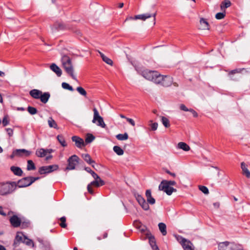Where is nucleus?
I'll return each instance as SVG.
<instances>
[{
	"mask_svg": "<svg viewBox=\"0 0 250 250\" xmlns=\"http://www.w3.org/2000/svg\"><path fill=\"white\" fill-rule=\"evenodd\" d=\"M138 73L142 76L146 80L152 81L157 84H161L164 87H168L171 85L172 78L167 75H161L157 71L150 70L147 69H142L135 67Z\"/></svg>",
	"mask_w": 250,
	"mask_h": 250,
	"instance_id": "nucleus-1",
	"label": "nucleus"
},
{
	"mask_svg": "<svg viewBox=\"0 0 250 250\" xmlns=\"http://www.w3.org/2000/svg\"><path fill=\"white\" fill-rule=\"evenodd\" d=\"M62 65L65 72L74 80H77L76 77L74 74V68L70 57L67 55H63L61 59Z\"/></svg>",
	"mask_w": 250,
	"mask_h": 250,
	"instance_id": "nucleus-2",
	"label": "nucleus"
},
{
	"mask_svg": "<svg viewBox=\"0 0 250 250\" xmlns=\"http://www.w3.org/2000/svg\"><path fill=\"white\" fill-rule=\"evenodd\" d=\"M17 183L16 182L0 183V195L6 196L12 193L16 189Z\"/></svg>",
	"mask_w": 250,
	"mask_h": 250,
	"instance_id": "nucleus-3",
	"label": "nucleus"
},
{
	"mask_svg": "<svg viewBox=\"0 0 250 250\" xmlns=\"http://www.w3.org/2000/svg\"><path fill=\"white\" fill-rule=\"evenodd\" d=\"M40 179L39 177H32L28 176L24 177L20 180H19L17 183V187L19 188H25L28 186H30L32 184H33L35 181Z\"/></svg>",
	"mask_w": 250,
	"mask_h": 250,
	"instance_id": "nucleus-4",
	"label": "nucleus"
},
{
	"mask_svg": "<svg viewBox=\"0 0 250 250\" xmlns=\"http://www.w3.org/2000/svg\"><path fill=\"white\" fill-rule=\"evenodd\" d=\"M80 159L76 155H73L67 159V166L65 170H71L76 168V167L79 164Z\"/></svg>",
	"mask_w": 250,
	"mask_h": 250,
	"instance_id": "nucleus-5",
	"label": "nucleus"
},
{
	"mask_svg": "<svg viewBox=\"0 0 250 250\" xmlns=\"http://www.w3.org/2000/svg\"><path fill=\"white\" fill-rule=\"evenodd\" d=\"M94 115L92 120V123L96 124L98 126H101L102 128H105L106 125L105 124L103 118L100 116L99 112L96 108L94 107L93 109Z\"/></svg>",
	"mask_w": 250,
	"mask_h": 250,
	"instance_id": "nucleus-6",
	"label": "nucleus"
},
{
	"mask_svg": "<svg viewBox=\"0 0 250 250\" xmlns=\"http://www.w3.org/2000/svg\"><path fill=\"white\" fill-rule=\"evenodd\" d=\"M9 221L11 226L14 228H18L21 225V228H24L27 226V225L28 224H25L24 223L21 224V219L16 215H14L11 216L9 219Z\"/></svg>",
	"mask_w": 250,
	"mask_h": 250,
	"instance_id": "nucleus-7",
	"label": "nucleus"
},
{
	"mask_svg": "<svg viewBox=\"0 0 250 250\" xmlns=\"http://www.w3.org/2000/svg\"><path fill=\"white\" fill-rule=\"evenodd\" d=\"M59 168L57 165H50L47 166H42L39 168V173L40 174H45L51 173Z\"/></svg>",
	"mask_w": 250,
	"mask_h": 250,
	"instance_id": "nucleus-8",
	"label": "nucleus"
},
{
	"mask_svg": "<svg viewBox=\"0 0 250 250\" xmlns=\"http://www.w3.org/2000/svg\"><path fill=\"white\" fill-rule=\"evenodd\" d=\"M180 244L184 250H195L193 244L188 240L181 237Z\"/></svg>",
	"mask_w": 250,
	"mask_h": 250,
	"instance_id": "nucleus-9",
	"label": "nucleus"
},
{
	"mask_svg": "<svg viewBox=\"0 0 250 250\" xmlns=\"http://www.w3.org/2000/svg\"><path fill=\"white\" fill-rule=\"evenodd\" d=\"M135 197L139 205L144 210H147L149 209V206L148 204L142 195L137 194L135 195Z\"/></svg>",
	"mask_w": 250,
	"mask_h": 250,
	"instance_id": "nucleus-10",
	"label": "nucleus"
},
{
	"mask_svg": "<svg viewBox=\"0 0 250 250\" xmlns=\"http://www.w3.org/2000/svg\"><path fill=\"white\" fill-rule=\"evenodd\" d=\"M31 153V151L27 150L25 149H17L13 151L11 157L13 158L15 156L21 157L23 156V155L28 156H29Z\"/></svg>",
	"mask_w": 250,
	"mask_h": 250,
	"instance_id": "nucleus-11",
	"label": "nucleus"
},
{
	"mask_svg": "<svg viewBox=\"0 0 250 250\" xmlns=\"http://www.w3.org/2000/svg\"><path fill=\"white\" fill-rule=\"evenodd\" d=\"M156 16V12H155L153 13H145L141 15H137L134 16V19L135 20H141L142 21H145L146 19L149 18L151 17L153 18L154 23H155V17Z\"/></svg>",
	"mask_w": 250,
	"mask_h": 250,
	"instance_id": "nucleus-12",
	"label": "nucleus"
},
{
	"mask_svg": "<svg viewBox=\"0 0 250 250\" xmlns=\"http://www.w3.org/2000/svg\"><path fill=\"white\" fill-rule=\"evenodd\" d=\"M159 189L160 190L164 191L168 195H170L173 192L176 191V189L175 188L167 186V185H164L162 183H160L159 186Z\"/></svg>",
	"mask_w": 250,
	"mask_h": 250,
	"instance_id": "nucleus-13",
	"label": "nucleus"
},
{
	"mask_svg": "<svg viewBox=\"0 0 250 250\" xmlns=\"http://www.w3.org/2000/svg\"><path fill=\"white\" fill-rule=\"evenodd\" d=\"M236 245L234 243H230L229 242L226 241L220 243L218 246L219 250H228L229 249H231L233 250Z\"/></svg>",
	"mask_w": 250,
	"mask_h": 250,
	"instance_id": "nucleus-14",
	"label": "nucleus"
},
{
	"mask_svg": "<svg viewBox=\"0 0 250 250\" xmlns=\"http://www.w3.org/2000/svg\"><path fill=\"white\" fill-rule=\"evenodd\" d=\"M72 140L75 143L76 146L79 148H82L85 146V144L83 139L78 136H73L72 137Z\"/></svg>",
	"mask_w": 250,
	"mask_h": 250,
	"instance_id": "nucleus-15",
	"label": "nucleus"
},
{
	"mask_svg": "<svg viewBox=\"0 0 250 250\" xmlns=\"http://www.w3.org/2000/svg\"><path fill=\"white\" fill-rule=\"evenodd\" d=\"M146 196L147 203L151 205H154L155 203V199L151 196V191L150 189H147L146 191Z\"/></svg>",
	"mask_w": 250,
	"mask_h": 250,
	"instance_id": "nucleus-16",
	"label": "nucleus"
},
{
	"mask_svg": "<svg viewBox=\"0 0 250 250\" xmlns=\"http://www.w3.org/2000/svg\"><path fill=\"white\" fill-rule=\"evenodd\" d=\"M24 236L25 235H23L22 233H17L13 243V246L14 247H17L19 243L21 241L22 242L23 240L24 239Z\"/></svg>",
	"mask_w": 250,
	"mask_h": 250,
	"instance_id": "nucleus-17",
	"label": "nucleus"
},
{
	"mask_svg": "<svg viewBox=\"0 0 250 250\" xmlns=\"http://www.w3.org/2000/svg\"><path fill=\"white\" fill-rule=\"evenodd\" d=\"M50 68L52 71L56 73L58 77H60L62 75V71L61 69L55 63H52L50 66Z\"/></svg>",
	"mask_w": 250,
	"mask_h": 250,
	"instance_id": "nucleus-18",
	"label": "nucleus"
},
{
	"mask_svg": "<svg viewBox=\"0 0 250 250\" xmlns=\"http://www.w3.org/2000/svg\"><path fill=\"white\" fill-rule=\"evenodd\" d=\"M42 92L41 91L38 89H34L29 92V94L32 98L35 99H39Z\"/></svg>",
	"mask_w": 250,
	"mask_h": 250,
	"instance_id": "nucleus-19",
	"label": "nucleus"
},
{
	"mask_svg": "<svg viewBox=\"0 0 250 250\" xmlns=\"http://www.w3.org/2000/svg\"><path fill=\"white\" fill-rule=\"evenodd\" d=\"M50 97V94L49 92H42V94H41L40 98L39 99H40L42 103L46 104L48 102Z\"/></svg>",
	"mask_w": 250,
	"mask_h": 250,
	"instance_id": "nucleus-20",
	"label": "nucleus"
},
{
	"mask_svg": "<svg viewBox=\"0 0 250 250\" xmlns=\"http://www.w3.org/2000/svg\"><path fill=\"white\" fill-rule=\"evenodd\" d=\"M38 241L42 245V247L44 250H50V245L48 241H44L40 238H39Z\"/></svg>",
	"mask_w": 250,
	"mask_h": 250,
	"instance_id": "nucleus-21",
	"label": "nucleus"
},
{
	"mask_svg": "<svg viewBox=\"0 0 250 250\" xmlns=\"http://www.w3.org/2000/svg\"><path fill=\"white\" fill-rule=\"evenodd\" d=\"M241 167L242 168L243 174L245 175L248 178H250V171L247 168V166L244 162L241 164Z\"/></svg>",
	"mask_w": 250,
	"mask_h": 250,
	"instance_id": "nucleus-22",
	"label": "nucleus"
},
{
	"mask_svg": "<svg viewBox=\"0 0 250 250\" xmlns=\"http://www.w3.org/2000/svg\"><path fill=\"white\" fill-rule=\"evenodd\" d=\"M201 25L200 28L202 30L209 29V24L207 20L204 18H201L200 20Z\"/></svg>",
	"mask_w": 250,
	"mask_h": 250,
	"instance_id": "nucleus-23",
	"label": "nucleus"
},
{
	"mask_svg": "<svg viewBox=\"0 0 250 250\" xmlns=\"http://www.w3.org/2000/svg\"><path fill=\"white\" fill-rule=\"evenodd\" d=\"M10 169L15 175L17 176L22 175V171L20 167L15 166H12L10 167Z\"/></svg>",
	"mask_w": 250,
	"mask_h": 250,
	"instance_id": "nucleus-24",
	"label": "nucleus"
},
{
	"mask_svg": "<svg viewBox=\"0 0 250 250\" xmlns=\"http://www.w3.org/2000/svg\"><path fill=\"white\" fill-rule=\"evenodd\" d=\"M36 155L37 157L40 158H42L45 157L46 155L45 149L39 148L37 149V150L36 151Z\"/></svg>",
	"mask_w": 250,
	"mask_h": 250,
	"instance_id": "nucleus-25",
	"label": "nucleus"
},
{
	"mask_svg": "<svg viewBox=\"0 0 250 250\" xmlns=\"http://www.w3.org/2000/svg\"><path fill=\"white\" fill-rule=\"evenodd\" d=\"M149 242L153 250H159L154 237H150L149 238Z\"/></svg>",
	"mask_w": 250,
	"mask_h": 250,
	"instance_id": "nucleus-26",
	"label": "nucleus"
},
{
	"mask_svg": "<svg viewBox=\"0 0 250 250\" xmlns=\"http://www.w3.org/2000/svg\"><path fill=\"white\" fill-rule=\"evenodd\" d=\"M57 138L58 142L62 146L65 147L67 146V143H66L65 138L62 135H58Z\"/></svg>",
	"mask_w": 250,
	"mask_h": 250,
	"instance_id": "nucleus-27",
	"label": "nucleus"
},
{
	"mask_svg": "<svg viewBox=\"0 0 250 250\" xmlns=\"http://www.w3.org/2000/svg\"><path fill=\"white\" fill-rule=\"evenodd\" d=\"M83 160L89 165L95 163V162L91 158L90 156L88 154H83L82 155Z\"/></svg>",
	"mask_w": 250,
	"mask_h": 250,
	"instance_id": "nucleus-28",
	"label": "nucleus"
},
{
	"mask_svg": "<svg viewBox=\"0 0 250 250\" xmlns=\"http://www.w3.org/2000/svg\"><path fill=\"white\" fill-rule=\"evenodd\" d=\"M158 227H159V230L161 232L163 235H164V236L166 235L167 232V229H166L167 227H166V224L164 223H160L158 224Z\"/></svg>",
	"mask_w": 250,
	"mask_h": 250,
	"instance_id": "nucleus-29",
	"label": "nucleus"
},
{
	"mask_svg": "<svg viewBox=\"0 0 250 250\" xmlns=\"http://www.w3.org/2000/svg\"><path fill=\"white\" fill-rule=\"evenodd\" d=\"M99 53L103 61L109 65H112L113 61L110 59L105 56L103 53L100 52H99Z\"/></svg>",
	"mask_w": 250,
	"mask_h": 250,
	"instance_id": "nucleus-30",
	"label": "nucleus"
},
{
	"mask_svg": "<svg viewBox=\"0 0 250 250\" xmlns=\"http://www.w3.org/2000/svg\"><path fill=\"white\" fill-rule=\"evenodd\" d=\"M22 242L25 244L27 246H32L33 248L35 247L34 243L32 240L27 238L26 236H24V239L23 240Z\"/></svg>",
	"mask_w": 250,
	"mask_h": 250,
	"instance_id": "nucleus-31",
	"label": "nucleus"
},
{
	"mask_svg": "<svg viewBox=\"0 0 250 250\" xmlns=\"http://www.w3.org/2000/svg\"><path fill=\"white\" fill-rule=\"evenodd\" d=\"M178 147L186 151H188L190 149V147L189 146L184 142L179 143L178 144Z\"/></svg>",
	"mask_w": 250,
	"mask_h": 250,
	"instance_id": "nucleus-32",
	"label": "nucleus"
},
{
	"mask_svg": "<svg viewBox=\"0 0 250 250\" xmlns=\"http://www.w3.org/2000/svg\"><path fill=\"white\" fill-rule=\"evenodd\" d=\"M231 5V2L229 0H225L222 1L220 7L222 10H225L226 8L229 7Z\"/></svg>",
	"mask_w": 250,
	"mask_h": 250,
	"instance_id": "nucleus-33",
	"label": "nucleus"
},
{
	"mask_svg": "<svg viewBox=\"0 0 250 250\" xmlns=\"http://www.w3.org/2000/svg\"><path fill=\"white\" fill-rule=\"evenodd\" d=\"M161 122L165 127L167 128L170 126V125L169 121L167 118H166L164 116H162L161 117Z\"/></svg>",
	"mask_w": 250,
	"mask_h": 250,
	"instance_id": "nucleus-34",
	"label": "nucleus"
},
{
	"mask_svg": "<svg viewBox=\"0 0 250 250\" xmlns=\"http://www.w3.org/2000/svg\"><path fill=\"white\" fill-rule=\"evenodd\" d=\"M114 151L118 155H122L124 154V150L121 147L115 146L113 148Z\"/></svg>",
	"mask_w": 250,
	"mask_h": 250,
	"instance_id": "nucleus-35",
	"label": "nucleus"
},
{
	"mask_svg": "<svg viewBox=\"0 0 250 250\" xmlns=\"http://www.w3.org/2000/svg\"><path fill=\"white\" fill-rule=\"evenodd\" d=\"M35 169H36V167H35V164L33 163V162L31 160H28L27 161V169L28 170H35Z\"/></svg>",
	"mask_w": 250,
	"mask_h": 250,
	"instance_id": "nucleus-36",
	"label": "nucleus"
},
{
	"mask_svg": "<svg viewBox=\"0 0 250 250\" xmlns=\"http://www.w3.org/2000/svg\"><path fill=\"white\" fill-rule=\"evenodd\" d=\"M48 125L50 127L57 128L58 125L56 122L54 120L52 117H50L48 120Z\"/></svg>",
	"mask_w": 250,
	"mask_h": 250,
	"instance_id": "nucleus-37",
	"label": "nucleus"
},
{
	"mask_svg": "<svg viewBox=\"0 0 250 250\" xmlns=\"http://www.w3.org/2000/svg\"><path fill=\"white\" fill-rule=\"evenodd\" d=\"M116 138L119 140H125L128 138V135L127 133L124 134H119L116 135Z\"/></svg>",
	"mask_w": 250,
	"mask_h": 250,
	"instance_id": "nucleus-38",
	"label": "nucleus"
},
{
	"mask_svg": "<svg viewBox=\"0 0 250 250\" xmlns=\"http://www.w3.org/2000/svg\"><path fill=\"white\" fill-rule=\"evenodd\" d=\"M95 137L94 135H93L91 134H88L86 135V137L85 139V144H89L91 143L94 139Z\"/></svg>",
	"mask_w": 250,
	"mask_h": 250,
	"instance_id": "nucleus-39",
	"label": "nucleus"
},
{
	"mask_svg": "<svg viewBox=\"0 0 250 250\" xmlns=\"http://www.w3.org/2000/svg\"><path fill=\"white\" fill-rule=\"evenodd\" d=\"M27 111L31 115H32L36 114L38 112L37 109L36 108L31 106H29L27 107Z\"/></svg>",
	"mask_w": 250,
	"mask_h": 250,
	"instance_id": "nucleus-40",
	"label": "nucleus"
},
{
	"mask_svg": "<svg viewBox=\"0 0 250 250\" xmlns=\"http://www.w3.org/2000/svg\"><path fill=\"white\" fill-rule=\"evenodd\" d=\"M76 90L81 95L86 97L87 93L84 88L81 86H79L77 88Z\"/></svg>",
	"mask_w": 250,
	"mask_h": 250,
	"instance_id": "nucleus-41",
	"label": "nucleus"
},
{
	"mask_svg": "<svg viewBox=\"0 0 250 250\" xmlns=\"http://www.w3.org/2000/svg\"><path fill=\"white\" fill-rule=\"evenodd\" d=\"M62 86L63 89H67L71 91L74 90L73 87L66 83H62Z\"/></svg>",
	"mask_w": 250,
	"mask_h": 250,
	"instance_id": "nucleus-42",
	"label": "nucleus"
},
{
	"mask_svg": "<svg viewBox=\"0 0 250 250\" xmlns=\"http://www.w3.org/2000/svg\"><path fill=\"white\" fill-rule=\"evenodd\" d=\"M149 122L150 123V124H149V125L150 126V127H151V129H150L151 130H152V131L156 130L158 128V123H153V121L152 120H150L149 121Z\"/></svg>",
	"mask_w": 250,
	"mask_h": 250,
	"instance_id": "nucleus-43",
	"label": "nucleus"
},
{
	"mask_svg": "<svg viewBox=\"0 0 250 250\" xmlns=\"http://www.w3.org/2000/svg\"><path fill=\"white\" fill-rule=\"evenodd\" d=\"M164 185H167V186H175L176 185V182L174 181H167V180H163L161 183Z\"/></svg>",
	"mask_w": 250,
	"mask_h": 250,
	"instance_id": "nucleus-44",
	"label": "nucleus"
},
{
	"mask_svg": "<svg viewBox=\"0 0 250 250\" xmlns=\"http://www.w3.org/2000/svg\"><path fill=\"white\" fill-rule=\"evenodd\" d=\"M60 220L61 223L60 224V226L62 228H65L66 227V218L64 216L60 218Z\"/></svg>",
	"mask_w": 250,
	"mask_h": 250,
	"instance_id": "nucleus-45",
	"label": "nucleus"
},
{
	"mask_svg": "<svg viewBox=\"0 0 250 250\" xmlns=\"http://www.w3.org/2000/svg\"><path fill=\"white\" fill-rule=\"evenodd\" d=\"M199 189L204 194H207L209 192L208 188L204 186H199Z\"/></svg>",
	"mask_w": 250,
	"mask_h": 250,
	"instance_id": "nucleus-46",
	"label": "nucleus"
},
{
	"mask_svg": "<svg viewBox=\"0 0 250 250\" xmlns=\"http://www.w3.org/2000/svg\"><path fill=\"white\" fill-rule=\"evenodd\" d=\"M225 12H219L216 14L215 18L218 20H221L223 19L225 16Z\"/></svg>",
	"mask_w": 250,
	"mask_h": 250,
	"instance_id": "nucleus-47",
	"label": "nucleus"
},
{
	"mask_svg": "<svg viewBox=\"0 0 250 250\" xmlns=\"http://www.w3.org/2000/svg\"><path fill=\"white\" fill-rule=\"evenodd\" d=\"M244 69V68H243V69H235L231 70L229 72V75L230 76V75L234 74L235 73H241L242 72V71Z\"/></svg>",
	"mask_w": 250,
	"mask_h": 250,
	"instance_id": "nucleus-48",
	"label": "nucleus"
},
{
	"mask_svg": "<svg viewBox=\"0 0 250 250\" xmlns=\"http://www.w3.org/2000/svg\"><path fill=\"white\" fill-rule=\"evenodd\" d=\"M9 122L6 116H5L2 120V125L4 126H6L8 125Z\"/></svg>",
	"mask_w": 250,
	"mask_h": 250,
	"instance_id": "nucleus-49",
	"label": "nucleus"
},
{
	"mask_svg": "<svg viewBox=\"0 0 250 250\" xmlns=\"http://www.w3.org/2000/svg\"><path fill=\"white\" fill-rule=\"evenodd\" d=\"M89 185H90L91 186H95L96 187H99V184L98 183V180H94L93 181L91 182Z\"/></svg>",
	"mask_w": 250,
	"mask_h": 250,
	"instance_id": "nucleus-50",
	"label": "nucleus"
},
{
	"mask_svg": "<svg viewBox=\"0 0 250 250\" xmlns=\"http://www.w3.org/2000/svg\"><path fill=\"white\" fill-rule=\"evenodd\" d=\"M6 132L9 137L12 136L13 134V130L10 128H6Z\"/></svg>",
	"mask_w": 250,
	"mask_h": 250,
	"instance_id": "nucleus-51",
	"label": "nucleus"
},
{
	"mask_svg": "<svg viewBox=\"0 0 250 250\" xmlns=\"http://www.w3.org/2000/svg\"><path fill=\"white\" fill-rule=\"evenodd\" d=\"M180 108L181 110H183L185 111H188L189 109H188L185 105L183 104H181L180 106Z\"/></svg>",
	"mask_w": 250,
	"mask_h": 250,
	"instance_id": "nucleus-52",
	"label": "nucleus"
},
{
	"mask_svg": "<svg viewBox=\"0 0 250 250\" xmlns=\"http://www.w3.org/2000/svg\"><path fill=\"white\" fill-rule=\"evenodd\" d=\"M188 111L192 114L194 117H197L198 116V113L194 109L190 108Z\"/></svg>",
	"mask_w": 250,
	"mask_h": 250,
	"instance_id": "nucleus-53",
	"label": "nucleus"
},
{
	"mask_svg": "<svg viewBox=\"0 0 250 250\" xmlns=\"http://www.w3.org/2000/svg\"><path fill=\"white\" fill-rule=\"evenodd\" d=\"M126 120L132 126H135V122L134 121V120L133 119L127 118H126Z\"/></svg>",
	"mask_w": 250,
	"mask_h": 250,
	"instance_id": "nucleus-54",
	"label": "nucleus"
},
{
	"mask_svg": "<svg viewBox=\"0 0 250 250\" xmlns=\"http://www.w3.org/2000/svg\"><path fill=\"white\" fill-rule=\"evenodd\" d=\"M98 183L99 184V187L102 186L105 184V182L104 181L102 180L100 178L99 179H98Z\"/></svg>",
	"mask_w": 250,
	"mask_h": 250,
	"instance_id": "nucleus-55",
	"label": "nucleus"
},
{
	"mask_svg": "<svg viewBox=\"0 0 250 250\" xmlns=\"http://www.w3.org/2000/svg\"><path fill=\"white\" fill-rule=\"evenodd\" d=\"M91 187L92 186H91L90 185H88L87 187V190L90 194H94V191L93 190Z\"/></svg>",
	"mask_w": 250,
	"mask_h": 250,
	"instance_id": "nucleus-56",
	"label": "nucleus"
},
{
	"mask_svg": "<svg viewBox=\"0 0 250 250\" xmlns=\"http://www.w3.org/2000/svg\"><path fill=\"white\" fill-rule=\"evenodd\" d=\"M91 175L94 178L95 180H98V179H99L100 178V177L94 171L92 172Z\"/></svg>",
	"mask_w": 250,
	"mask_h": 250,
	"instance_id": "nucleus-57",
	"label": "nucleus"
},
{
	"mask_svg": "<svg viewBox=\"0 0 250 250\" xmlns=\"http://www.w3.org/2000/svg\"><path fill=\"white\" fill-rule=\"evenodd\" d=\"M0 214L3 216H6V213H5L3 210V208L1 206H0Z\"/></svg>",
	"mask_w": 250,
	"mask_h": 250,
	"instance_id": "nucleus-58",
	"label": "nucleus"
},
{
	"mask_svg": "<svg viewBox=\"0 0 250 250\" xmlns=\"http://www.w3.org/2000/svg\"><path fill=\"white\" fill-rule=\"evenodd\" d=\"M84 170L85 171H86L87 172L91 174V175L92 174V172H94V171H93L91 169V168L89 167H85L84 168Z\"/></svg>",
	"mask_w": 250,
	"mask_h": 250,
	"instance_id": "nucleus-59",
	"label": "nucleus"
},
{
	"mask_svg": "<svg viewBox=\"0 0 250 250\" xmlns=\"http://www.w3.org/2000/svg\"><path fill=\"white\" fill-rule=\"evenodd\" d=\"M166 172L169 174L170 175L172 176V177H174L176 176V174L174 173L171 172L169 170L167 169L166 170Z\"/></svg>",
	"mask_w": 250,
	"mask_h": 250,
	"instance_id": "nucleus-60",
	"label": "nucleus"
},
{
	"mask_svg": "<svg viewBox=\"0 0 250 250\" xmlns=\"http://www.w3.org/2000/svg\"><path fill=\"white\" fill-rule=\"evenodd\" d=\"M45 151H46V154L47 153H51L52 152H53L54 151V150L52 149H45Z\"/></svg>",
	"mask_w": 250,
	"mask_h": 250,
	"instance_id": "nucleus-61",
	"label": "nucleus"
},
{
	"mask_svg": "<svg viewBox=\"0 0 250 250\" xmlns=\"http://www.w3.org/2000/svg\"><path fill=\"white\" fill-rule=\"evenodd\" d=\"M135 20L134 19V17H127L125 20V21H128V20Z\"/></svg>",
	"mask_w": 250,
	"mask_h": 250,
	"instance_id": "nucleus-62",
	"label": "nucleus"
},
{
	"mask_svg": "<svg viewBox=\"0 0 250 250\" xmlns=\"http://www.w3.org/2000/svg\"><path fill=\"white\" fill-rule=\"evenodd\" d=\"M52 158V155H50L49 156H46V157L45 158V160H48L51 159Z\"/></svg>",
	"mask_w": 250,
	"mask_h": 250,
	"instance_id": "nucleus-63",
	"label": "nucleus"
},
{
	"mask_svg": "<svg viewBox=\"0 0 250 250\" xmlns=\"http://www.w3.org/2000/svg\"><path fill=\"white\" fill-rule=\"evenodd\" d=\"M0 250H6V249L4 248V246L0 245Z\"/></svg>",
	"mask_w": 250,
	"mask_h": 250,
	"instance_id": "nucleus-64",
	"label": "nucleus"
}]
</instances>
